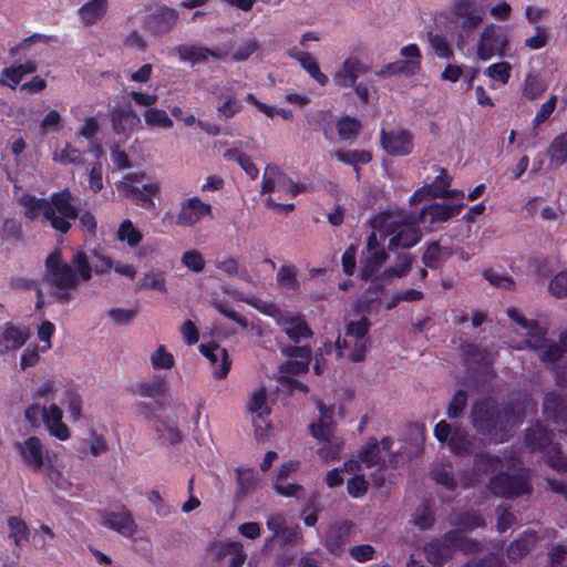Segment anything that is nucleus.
Returning a JSON list of instances; mask_svg holds the SVG:
<instances>
[{
	"label": "nucleus",
	"instance_id": "obj_1",
	"mask_svg": "<svg viewBox=\"0 0 567 567\" xmlns=\"http://www.w3.org/2000/svg\"><path fill=\"white\" fill-rule=\"evenodd\" d=\"M44 266V281L54 288L53 297L61 305L69 303L73 299V291L82 281H89L93 272L84 250H78L70 264L62 260L59 250H54L47 256Z\"/></svg>",
	"mask_w": 567,
	"mask_h": 567
},
{
	"label": "nucleus",
	"instance_id": "obj_2",
	"mask_svg": "<svg viewBox=\"0 0 567 567\" xmlns=\"http://www.w3.org/2000/svg\"><path fill=\"white\" fill-rule=\"evenodd\" d=\"M20 204L25 208L27 219L35 220L42 214L50 226L61 234H66L78 217V207L73 205V195L69 188L53 193L49 198L23 195Z\"/></svg>",
	"mask_w": 567,
	"mask_h": 567
},
{
	"label": "nucleus",
	"instance_id": "obj_3",
	"mask_svg": "<svg viewBox=\"0 0 567 567\" xmlns=\"http://www.w3.org/2000/svg\"><path fill=\"white\" fill-rule=\"evenodd\" d=\"M515 414L512 403L506 404L503 410L497 401L491 396L475 401L471 409L470 421L477 433L484 436H492L502 430V419L509 420Z\"/></svg>",
	"mask_w": 567,
	"mask_h": 567
},
{
	"label": "nucleus",
	"instance_id": "obj_4",
	"mask_svg": "<svg viewBox=\"0 0 567 567\" xmlns=\"http://www.w3.org/2000/svg\"><path fill=\"white\" fill-rule=\"evenodd\" d=\"M284 357L289 358L279 368L280 383L290 392L299 391L305 394L309 392L308 385L293 378L303 374L309 370L311 361V348L309 346H284L280 348Z\"/></svg>",
	"mask_w": 567,
	"mask_h": 567
},
{
	"label": "nucleus",
	"instance_id": "obj_5",
	"mask_svg": "<svg viewBox=\"0 0 567 567\" xmlns=\"http://www.w3.org/2000/svg\"><path fill=\"white\" fill-rule=\"evenodd\" d=\"M555 434L540 422L525 431V444L530 452H542L545 462L558 472L567 473V457L563 454L559 445L554 443Z\"/></svg>",
	"mask_w": 567,
	"mask_h": 567
},
{
	"label": "nucleus",
	"instance_id": "obj_6",
	"mask_svg": "<svg viewBox=\"0 0 567 567\" xmlns=\"http://www.w3.org/2000/svg\"><path fill=\"white\" fill-rule=\"evenodd\" d=\"M487 488L497 497L514 499L532 493L529 475L524 468L514 473L499 471L489 477Z\"/></svg>",
	"mask_w": 567,
	"mask_h": 567
},
{
	"label": "nucleus",
	"instance_id": "obj_7",
	"mask_svg": "<svg viewBox=\"0 0 567 567\" xmlns=\"http://www.w3.org/2000/svg\"><path fill=\"white\" fill-rule=\"evenodd\" d=\"M434 437L441 444H446L451 453L456 456H467L474 450L475 437L470 435L462 426H452L445 420H441L434 426Z\"/></svg>",
	"mask_w": 567,
	"mask_h": 567
},
{
	"label": "nucleus",
	"instance_id": "obj_8",
	"mask_svg": "<svg viewBox=\"0 0 567 567\" xmlns=\"http://www.w3.org/2000/svg\"><path fill=\"white\" fill-rule=\"evenodd\" d=\"M509 40L507 33L494 24L486 25L477 42L476 54L482 61H487L494 55L504 56Z\"/></svg>",
	"mask_w": 567,
	"mask_h": 567
},
{
	"label": "nucleus",
	"instance_id": "obj_9",
	"mask_svg": "<svg viewBox=\"0 0 567 567\" xmlns=\"http://www.w3.org/2000/svg\"><path fill=\"white\" fill-rule=\"evenodd\" d=\"M419 217H413L412 220H404L403 223L389 225L388 234L392 235L389 240V249L398 251L399 249H409L415 246L421 240V231L419 229Z\"/></svg>",
	"mask_w": 567,
	"mask_h": 567
},
{
	"label": "nucleus",
	"instance_id": "obj_10",
	"mask_svg": "<svg viewBox=\"0 0 567 567\" xmlns=\"http://www.w3.org/2000/svg\"><path fill=\"white\" fill-rule=\"evenodd\" d=\"M380 144L382 150L390 156L402 157L410 155L414 150V136L406 128L380 132Z\"/></svg>",
	"mask_w": 567,
	"mask_h": 567
},
{
	"label": "nucleus",
	"instance_id": "obj_11",
	"mask_svg": "<svg viewBox=\"0 0 567 567\" xmlns=\"http://www.w3.org/2000/svg\"><path fill=\"white\" fill-rule=\"evenodd\" d=\"M206 217H214L213 206L194 196L181 202L175 224L181 227H193Z\"/></svg>",
	"mask_w": 567,
	"mask_h": 567
},
{
	"label": "nucleus",
	"instance_id": "obj_12",
	"mask_svg": "<svg viewBox=\"0 0 567 567\" xmlns=\"http://www.w3.org/2000/svg\"><path fill=\"white\" fill-rule=\"evenodd\" d=\"M99 514L102 526L112 529L124 537H132L137 530V525L132 513L123 505L116 506L112 509L100 511Z\"/></svg>",
	"mask_w": 567,
	"mask_h": 567
},
{
	"label": "nucleus",
	"instance_id": "obj_13",
	"mask_svg": "<svg viewBox=\"0 0 567 567\" xmlns=\"http://www.w3.org/2000/svg\"><path fill=\"white\" fill-rule=\"evenodd\" d=\"M542 411L547 422L556 425L567 424V393L560 390L547 392Z\"/></svg>",
	"mask_w": 567,
	"mask_h": 567
},
{
	"label": "nucleus",
	"instance_id": "obj_14",
	"mask_svg": "<svg viewBox=\"0 0 567 567\" xmlns=\"http://www.w3.org/2000/svg\"><path fill=\"white\" fill-rule=\"evenodd\" d=\"M212 93L217 100L216 109L219 117L230 120L241 112V101L237 97V92L231 84L216 85Z\"/></svg>",
	"mask_w": 567,
	"mask_h": 567
},
{
	"label": "nucleus",
	"instance_id": "obj_15",
	"mask_svg": "<svg viewBox=\"0 0 567 567\" xmlns=\"http://www.w3.org/2000/svg\"><path fill=\"white\" fill-rule=\"evenodd\" d=\"M109 118L112 131L120 136L131 134L141 124V117L130 103L111 109Z\"/></svg>",
	"mask_w": 567,
	"mask_h": 567
},
{
	"label": "nucleus",
	"instance_id": "obj_16",
	"mask_svg": "<svg viewBox=\"0 0 567 567\" xmlns=\"http://www.w3.org/2000/svg\"><path fill=\"white\" fill-rule=\"evenodd\" d=\"M464 206L463 203H433L425 205L417 214L419 221L422 224L429 223L430 225L449 221L457 216Z\"/></svg>",
	"mask_w": 567,
	"mask_h": 567
},
{
	"label": "nucleus",
	"instance_id": "obj_17",
	"mask_svg": "<svg viewBox=\"0 0 567 567\" xmlns=\"http://www.w3.org/2000/svg\"><path fill=\"white\" fill-rule=\"evenodd\" d=\"M14 449L22 462L33 472H40L44 466L43 444L37 436H29L23 442L17 441Z\"/></svg>",
	"mask_w": 567,
	"mask_h": 567
},
{
	"label": "nucleus",
	"instance_id": "obj_18",
	"mask_svg": "<svg viewBox=\"0 0 567 567\" xmlns=\"http://www.w3.org/2000/svg\"><path fill=\"white\" fill-rule=\"evenodd\" d=\"M369 70V65L361 62L358 56H350L346 59L341 66L336 71L332 80L339 87H353L358 78L368 73Z\"/></svg>",
	"mask_w": 567,
	"mask_h": 567
},
{
	"label": "nucleus",
	"instance_id": "obj_19",
	"mask_svg": "<svg viewBox=\"0 0 567 567\" xmlns=\"http://www.w3.org/2000/svg\"><path fill=\"white\" fill-rule=\"evenodd\" d=\"M353 523L350 520L331 524L326 533L324 547L336 556L344 551L346 545L350 540Z\"/></svg>",
	"mask_w": 567,
	"mask_h": 567
},
{
	"label": "nucleus",
	"instance_id": "obj_20",
	"mask_svg": "<svg viewBox=\"0 0 567 567\" xmlns=\"http://www.w3.org/2000/svg\"><path fill=\"white\" fill-rule=\"evenodd\" d=\"M116 187L121 195L132 199L136 205L146 209L155 207V203L152 197L159 192V186L157 184H145L141 189L127 182H120Z\"/></svg>",
	"mask_w": 567,
	"mask_h": 567
},
{
	"label": "nucleus",
	"instance_id": "obj_21",
	"mask_svg": "<svg viewBox=\"0 0 567 567\" xmlns=\"http://www.w3.org/2000/svg\"><path fill=\"white\" fill-rule=\"evenodd\" d=\"M200 353L207 358L213 365V373L216 379H225L230 370L231 361L225 348H220L215 342L202 343L199 346Z\"/></svg>",
	"mask_w": 567,
	"mask_h": 567
},
{
	"label": "nucleus",
	"instance_id": "obj_22",
	"mask_svg": "<svg viewBox=\"0 0 567 567\" xmlns=\"http://www.w3.org/2000/svg\"><path fill=\"white\" fill-rule=\"evenodd\" d=\"M306 127L310 132H321L329 142L334 141V115L329 110H309L305 113Z\"/></svg>",
	"mask_w": 567,
	"mask_h": 567
},
{
	"label": "nucleus",
	"instance_id": "obj_23",
	"mask_svg": "<svg viewBox=\"0 0 567 567\" xmlns=\"http://www.w3.org/2000/svg\"><path fill=\"white\" fill-rule=\"evenodd\" d=\"M62 417L63 412L55 403L42 408V420L49 433L58 440L65 441L70 437V431Z\"/></svg>",
	"mask_w": 567,
	"mask_h": 567
},
{
	"label": "nucleus",
	"instance_id": "obj_24",
	"mask_svg": "<svg viewBox=\"0 0 567 567\" xmlns=\"http://www.w3.org/2000/svg\"><path fill=\"white\" fill-rule=\"evenodd\" d=\"M424 554L430 564L435 567H441L452 558L454 548L443 535L440 538H433L426 543L424 546Z\"/></svg>",
	"mask_w": 567,
	"mask_h": 567
},
{
	"label": "nucleus",
	"instance_id": "obj_25",
	"mask_svg": "<svg viewBox=\"0 0 567 567\" xmlns=\"http://www.w3.org/2000/svg\"><path fill=\"white\" fill-rule=\"evenodd\" d=\"M30 337L27 327L20 328L12 322H6L0 333V347L6 350H18L22 348Z\"/></svg>",
	"mask_w": 567,
	"mask_h": 567
},
{
	"label": "nucleus",
	"instance_id": "obj_26",
	"mask_svg": "<svg viewBox=\"0 0 567 567\" xmlns=\"http://www.w3.org/2000/svg\"><path fill=\"white\" fill-rule=\"evenodd\" d=\"M503 467V458L499 455L480 452L474 455L472 473L477 477L483 475H491L492 477Z\"/></svg>",
	"mask_w": 567,
	"mask_h": 567
},
{
	"label": "nucleus",
	"instance_id": "obj_27",
	"mask_svg": "<svg viewBox=\"0 0 567 567\" xmlns=\"http://www.w3.org/2000/svg\"><path fill=\"white\" fill-rule=\"evenodd\" d=\"M538 536L536 532H525L513 540L507 548V557L511 561L517 563L527 556L536 546Z\"/></svg>",
	"mask_w": 567,
	"mask_h": 567
},
{
	"label": "nucleus",
	"instance_id": "obj_28",
	"mask_svg": "<svg viewBox=\"0 0 567 567\" xmlns=\"http://www.w3.org/2000/svg\"><path fill=\"white\" fill-rule=\"evenodd\" d=\"M288 55L298 61L302 69L320 85L324 86L328 83V76L321 72L319 64L309 52L292 48L288 51Z\"/></svg>",
	"mask_w": 567,
	"mask_h": 567
},
{
	"label": "nucleus",
	"instance_id": "obj_29",
	"mask_svg": "<svg viewBox=\"0 0 567 567\" xmlns=\"http://www.w3.org/2000/svg\"><path fill=\"white\" fill-rule=\"evenodd\" d=\"M282 324L286 336L295 343H299L305 339H310L313 336L310 326L300 316L285 318Z\"/></svg>",
	"mask_w": 567,
	"mask_h": 567
},
{
	"label": "nucleus",
	"instance_id": "obj_30",
	"mask_svg": "<svg viewBox=\"0 0 567 567\" xmlns=\"http://www.w3.org/2000/svg\"><path fill=\"white\" fill-rule=\"evenodd\" d=\"M178 14L172 8H163L152 14L148 19V27L155 34H165L176 24Z\"/></svg>",
	"mask_w": 567,
	"mask_h": 567
},
{
	"label": "nucleus",
	"instance_id": "obj_31",
	"mask_svg": "<svg viewBox=\"0 0 567 567\" xmlns=\"http://www.w3.org/2000/svg\"><path fill=\"white\" fill-rule=\"evenodd\" d=\"M388 254L384 249L372 252L362 251L360 279L367 281L385 264Z\"/></svg>",
	"mask_w": 567,
	"mask_h": 567
},
{
	"label": "nucleus",
	"instance_id": "obj_32",
	"mask_svg": "<svg viewBox=\"0 0 567 567\" xmlns=\"http://www.w3.org/2000/svg\"><path fill=\"white\" fill-rule=\"evenodd\" d=\"M321 417L317 423H311L309 429L311 435L318 441L328 442L333 434L334 424L332 422V410L320 405Z\"/></svg>",
	"mask_w": 567,
	"mask_h": 567
},
{
	"label": "nucleus",
	"instance_id": "obj_33",
	"mask_svg": "<svg viewBox=\"0 0 567 567\" xmlns=\"http://www.w3.org/2000/svg\"><path fill=\"white\" fill-rule=\"evenodd\" d=\"M176 51L182 61H187L192 64L205 62L209 56L220 58V54L216 51L202 45L181 44L176 47Z\"/></svg>",
	"mask_w": 567,
	"mask_h": 567
},
{
	"label": "nucleus",
	"instance_id": "obj_34",
	"mask_svg": "<svg viewBox=\"0 0 567 567\" xmlns=\"http://www.w3.org/2000/svg\"><path fill=\"white\" fill-rule=\"evenodd\" d=\"M444 538L452 544L455 551H461L465 555L478 554L483 550L481 542L467 538L458 534L457 530H449L444 534Z\"/></svg>",
	"mask_w": 567,
	"mask_h": 567
},
{
	"label": "nucleus",
	"instance_id": "obj_35",
	"mask_svg": "<svg viewBox=\"0 0 567 567\" xmlns=\"http://www.w3.org/2000/svg\"><path fill=\"white\" fill-rule=\"evenodd\" d=\"M451 525L455 527L454 530L461 533H468L476 528L484 527L485 520L480 513L475 511H465L456 514L451 519Z\"/></svg>",
	"mask_w": 567,
	"mask_h": 567
},
{
	"label": "nucleus",
	"instance_id": "obj_36",
	"mask_svg": "<svg viewBox=\"0 0 567 567\" xmlns=\"http://www.w3.org/2000/svg\"><path fill=\"white\" fill-rule=\"evenodd\" d=\"M421 68L420 61H404L398 60L391 63L385 64L375 74L380 78L392 76L396 74H404L406 76H412L419 72Z\"/></svg>",
	"mask_w": 567,
	"mask_h": 567
},
{
	"label": "nucleus",
	"instance_id": "obj_37",
	"mask_svg": "<svg viewBox=\"0 0 567 567\" xmlns=\"http://www.w3.org/2000/svg\"><path fill=\"white\" fill-rule=\"evenodd\" d=\"M107 11V0H90L79 9V16L85 25H93Z\"/></svg>",
	"mask_w": 567,
	"mask_h": 567
},
{
	"label": "nucleus",
	"instance_id": "obj_38",
	"mask_svg": "<svg viewBox=\"0 0 567 567\" xmlns=\"http://www.w3.org/2000/svg\"><path fill=\"white\" fill-rule=\"evenodd\" d=\"M507 316L519 324L522 328L527 329V334L530 338H536L538 341H544L546 336V330L540 328L538 322L535 320H528L522 315L516 308H507Z\"/></svg>",
	"mask_w": 567,
	"mask_h": 567
},
{
	"label": "nucleus",
	"instance_id": "obj_39",
	"mask_svg": "<svg viewBox=\"0 0 567 567\" xmlns=\"http://www.w3.org/2000/svg\"><path fill=\"white\" fill-rule=\"evenodd\" d=\"M7 525L10 530L9 538L12 539L17 547H21L29 542L30 529L24 519L18 516H9Z\"/></svg>",
	"mask_w": 567,
	"mask_h": 567
},
{
	"label": "nucleus",
	"instance_id": "obj_40",
	"mask_svg": "<svg viewBox=\"0 0 567 567\" xmlns=\"http://www.w3.org/2000/svg\"><path fill=\"white\" fill-rule=\"evenodd\" d=\"M334 128H337L341 141H354L360 134L361 122L355 117L344 115L337 122L334 121Z\"/></svg>",
	"mask_w": 567,
	"mask_h": 567
},
{
	"label": "nucleus",
	"instance_id": "obj_41",
	"mask_svg": "<svg viewBox=\"0 0 567 567\" xmlns=\"http://www.w3.org/2000/svg\"><path fill=\"white\" fill-rule=\"evenodd\" d=\"M333 156L339 162L351 166L369 164L373 158L372 153L365 150H338Z\"/></svg>",
	"mask_w": 567,
	"mask_h": 567
},
{
	"label": "nucleus",
	"instance_id": "obj_42",
	"mask_svg": "<svg viewBox=\"0 0 567 567\" xmlns=\"http://www.w3.org/2000/svg\"><path fill=\"white\" fill-rule=\"evenodd\" d=\"M359 458L367 467L384 465L385 457L381 454L379 442L373 439L359 452Z\"/></svg>",
	"mask_w": 567,
	"mask_h": 567
},
{
	"label": "nucleus",
	"instance_id": "obj_43",
	"mask_svg": "<svg viewBox=\"0 0 567 567\" xmlns=\"http://www.w3.org/2000/svg\"><path fill=\"white\" fill-rule=\"evenodd\" d=\"M547 155L556 166H561L567 162V131L553 140Z\"/></svg>",
	"mask_w": 567,
	"mask_h": 567
},
{
	"label": "nucleus",
	"instance_id": "obj_44",
	"mask_svg": "<svg viewBox=\"0 0 567 567\" xmlns=\"http://www.w3.org/2000/svg\"><path fill=\"white\" fill-rule=\"evenodd\" d=\"M546 91V84L538 74L527 73L524 80L522 94L529 101H534Z\"/></svg>",
	"mask_w": 567,
	"mask_h": 567
},
{
	"label": "nucleus",
	"instance_id": "obj_45",
	"mask_svg": "<svg viewBox=\"0 0 567 567\" xmlns=\"http://www.w3.org/2000/svg\"><path fill=\"white\" fill-rule=\"evenodd\" d=\"M143 117L145 121V124L151 128H172L173 127V120L168 116L166 111L157 109V107H150L144 111Z\"/></svg>",
	"mask_w": 567,
	"mask_h": 567
},
{
	"label": "nucleus",
	"instance_id": "obj_46",
	"mask_svg": "<svg viewBox=\"0 0 567 567\" xmlns=\"http://www.w3.org/2000/svg\"><path fill=\"white\" fill-rule=\"evenodd\" d=\"M248 411L258 417L269 415L271 410L267 403V392L265 388L256 389L249 399Z\"/></svg>",
	"mask_w": 567,
	"mask_h": 567
},
{
	"label": "nucleus",
	"instance_id": "obj_47",
	"mask_svg": "<svg viewBox=\"0 0 567 567\" xmlns=\"http://www.w3.org/2000/svg\"><path fill=\"white\" fill-rule=\"evenodd\" d=\"M137 290H157L162 293L167 292L166 279L163 272H146L136 285Z\"/></svg>",
	"mask_w": 567,
	"mask_h": 567
},
{
	"label": "nucleus",
	"instance_id": "obj_48",
	"mask_svg": "<svg viewBox=\"0 0 567 567\" xmlns=\"http://www.w3.org/2000/svg\"><path fill=\"white\" fill-rule=\"evenodd\" d=\"M267 528L272 532V536L269 537L268 542H272L275 538H282L285 543L290 542V529L282 514L271 515L267 519Z\"/></svg>",
	"mask_w": 567,
	"mask_h": 567
},
{
	"label": "nucleus",
	"instance_id": "obj_49",
	"mask_svg": "<svg viewBox=\"0 0 567 567\" xmlns=\"http://www.w3.org/2000/svg\"><path fill=\"white\" fill-rule=\"evenodd\" d=\"M384 282L380 276L371 279L370 286L362 296L361 302L363 303L364 310L370 312L373 303L380 301V296L383 293Z\"/></svg>",
	"mask_w": 567,
	"mask_h": 567
},
{
	"label": "nucleus",
	"instance_id": "obj_50",
	"mask_svg": "<svg viewBox=\"0 0 567 567\" xmlns=\"http://www.w3.org/2000/svg\"><path fill=\"white\" fill-rule=\"evenodd\" d=\"M280 287L288 290L298 291L300 284L297 279V269L293 265H281L276 276Z\"/></svg>",
	"mask_w": 567,
	"mask_h": 567
},
{
	"label": "nucleus",
	"instance_id": "obj_51",
	"mask_svg": "<svg viewBox=\"0 0 567 567\" xmlns=\"http://www.w3.org/2000/svg\"><path fill=\"white\" fill-rule=\"evenodd\" d=\"M430 476L435 483L444 486L447 491L453 492L457 487V481L451 466H435L432 468Z\"/></svg>",
	"mask_w": 567,
	"mask_h": 567
},
{
	"label": "nucleus",
	"instance_id": "obj_52",
	"mask_svg": "<svg viewBox=\"0 0 567 567\" xmlns=\"http://www.w3.org/2000/svg\"><path fill=\"white\" fill-rule=\"evenodd\" d=\"M451 185V178L447 176L445 168H440V174L430 184L424 185L427 195L433 198H443Z\"/></svg>",
	"mask_w": 567,
	"mask_h": 567
},
{
	"label": "nucleus",
	"instance_id": "obj_53",
	"mask_svg": "<svg viewBox=\"0 0 567 567\" xmlns=\"http://www.w3.org/2000/svg\"><path fill=\"white\" fill-rule=\"evenodd\" d=\"M117 238L121 241L127 243L130 247H136L142 241L143 236L130 219H125L118 227Z\"/></svg>",
	"mask_w": 567,
	"mask_h": 567
},
{
	"label": "nucleus",
	"instance_id": "obj_54",
	"mask_svg": "<svg viewBox=\"0 0 567 567\" xmlns=\"http://www.w3.org/2000/svg\"><path fill=\"white\" fill-rule=\"evenodd\" d=\"M533 339H534L533 347L542 348V350L539 352V358L543 362L556 363L563 358L564 349L559 344L550 343V344L543 346V343L547 341L546 339L544 341H538V342H537L536 338H533Z\"/></svg>",
	"mask_w": 567,
	"mask_h": 567
},
{
	"label": "nucleus",
	"instance_id": "obj_55",
	"mask_svg": "<svg viewBox=\"0 0 567 567\" xmlns=\"http://www.w3.org/2000/svg\"><path fill=\"white\" fill-rule=\"evenodd\" d=\"M155 431L164 443L169 445L178 444L182 441V433L175 425H169L163 420L155 423Z\"/></svg>",
	"mask_w": 567,
	"mask_h": 567
},
{
	"label": "nucleus",
	"instance_id": "obj_56",
	"mask_svg": "<svg viewBox=\"0 0 567 567\" xmlns=\"http://www.w3.org/2000/svg\"><path fill=\"white\" fill-rule=\"evenodd\" d=\"M371 328V321L363 316L357 321H350L346 324V334L352 337L355 341L369 340L368 333Z\"/></svg>",
	"mask_w": 567,
	"mask_h": 567
},
{
	"label": "nucleus",
	"instance_id": "obj_57",
	"mask_svg": "<svg viewBox=\"0 0 567 567\" xmlns=\"http://www.w3.org/2000/svg\"><path fill=\"white\" fill-rule=\"evenodd\" d=\"M422 261L430 269H439L443 264V249L439 241H432L427 245Z\"/></svg>",
	"mask_w": 567,
	"mask_h": 567
},
{
	"label": "nucleus",
	"instance_id": "obj_58",
	"mask_svg": "<svg viewBox=\"0 0 567 567\" xmlns=\"http://www.w3.org/2000/svg\"><path fill=\"white\" fill-rule=\"evenodd\" d=\"M278 182L285 181L286 175L279 171L277 166L267 165L261 182V193H271L276 190Z\"/></svg>",
	"mask_w": 567,
	"mask_h": 567
},
{
	"label": "nucleus",
	"instance_id": "obj_59",
	"mask_svg": "<svg viewBox=\"0 0 567 567\" xmlns=\"http://www.w3.org/2000/svg\"><path fill=\"white\" fill-rule=\"evenodd\" d=\"M467 405V392L465 390H457L451 399L446 415L450 419H457L463 415Z\"/></svg>",
	"mask_w": 567,
	"mask_h": 567
},
{
	"label": "nucleus",
	"instance_id": "obj_60",
	"mask_svg": "<svg viewBox=\"0 0 567 567\" xmlns=\"http://www.w3.org/2000/svg\"><path fill=\"white\" fill-rule=\"evenodd\" d=\"M413 523L422 530H426L433 527L435 518L431 506L427 503L424 502L416 508Z\"/></svg>",
	"mask_w": 567,
	"mask_h": 567
},
{
	"label": "nucleus",
	"instance_id": "obj_61",
	"mask_svg": "<svg viewBox=\"0 0 567 567\" xmlns=\"http://www.w3.org/2000/svg\"><path fill=\"white\" fill-rule=\"evenodd\" d=\"M136 391L141 396L156 399L164 395L165 382L161 378H156L151 382L137 384Z\"/></svg>",
	"mask_w": 567,
	"mask_h": 567
},
{
	"label": "nucleus",
	"instance_id": "obj_62",
	"mask_svg": "<svg viewBox=\"0 0 567 567\" xmlns=\"http://www.w3.org/2000/svg\"><path fill=\"white\" fill-rule=\"evenodd\" d=\"M151 363L155 370H169L174 367L175 360L165 346H159L151 355Z\"/></svg>",
	"mask_w": 567,
	"mask_h": 567
},
{
	"label": "nucleus",
	"instance_id": "obj_63",
	"mask_svg": "<svg viewBox=\"0 0 567 567\" xmlns=\"http://www.w3.org/2000/svg\"><path fill=\"white\" fill-rule=\"evenodd\" d=\"M484 278L494 287L513 291L515 289V281L511 276L501 275L492 269H486L483 272Z\"/></svg>",
	"mask_w": 567,
	"mask_h": 567
},
{
	"label": "nucleus",
	"instance_id": "obj_64",
	"mask_svg": "<svg viewBox=\"0 0 567 567\" xmlns=\"http://www.w3.org/2000/svg\"><path fill=\"white\" fill-rule=\"evenodd\" d=\"M548 290L554 297L558 299L567 297V269L558 272L549 281Z\"/></svg>",
	"mask_w": 567,
	"mask_h": 567
}]
</instances>
